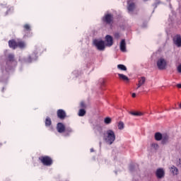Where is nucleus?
<instances>
[{"label":"nucleus","instance_id":"obj_11","mask_svg":"<svg viewBox=\"0 0 181 181\" xmlns=\"http://www.w3.org/2000/svg\"><path fill=\"white\" fill-rule=\"evenodd\" d=\"M57 132H59V134L63 133L64 131H66V127L63 123H58L57 126Z\"/></svg>","mask_w":181,"mask_h":181},{"label":"nucleus","instance_id":"obj_16","mask_svg":"<svg viewBox=\"0 0 181 181\" xmlns=\"http://www.w3.org/2000/svg\"><path fill=\"white\" fill-rule=\"evenodd\" d=\"M119 78L120 80H122L123 81H129V78L127 77V76L122 74H118Z\"/></svg>","mask_w":181,"mask_h":181},{"label":"nucleus","instance_id":"obj_19","mask_svg":"<svg viewBox=\"0 0 181 181\" xmlns=\"http://www.w3.org/2000/svg\"><path fill=\"white\" fill-rule=\"evenodd\" d=\"M111 122H112V119L110 117H105L104 119V123L106 124V125H110V124H111Z\"/></svg>","mask_w":181,"mask_h":181},{"label":"nucleus","instance_id":"obj_15","mask_svg":"<svg viewBox=\"0 0 181 181\" xmlns=\"http://www.w3.org/2000/svg\"><path fill=\"white\" fill-rule=\"evenodd\" d=\"M127 9H128L129 12H132V11H134V9H135V4H134L131 1H128Z\"/></svg>","mask_w":181,"mask_h":181},{"label":"nucleus","instance_id":"obj_24","mask_svg":"<svg viewBox=\"0 0 181 181\" xmlns=\"http://www.w3.org/2000/svg\"><path fill=\"white\" fill-rule=\"evenodd\" d=\"M45 125L46 127H50V125H52V119L49 117H47L45 119Z\"/></svg>","mask_w":181,"mask_h":181},{"label":"nucleus","instance_id":"obj_26","mask_svg":"<svg viewBox=\"0 0 181 181\" xmlns=\"http://www.w3.org/2000/svg\"><path fill=\"white\" fill-rule=\"evenodd\" d=\"M24 29H25V30H27V31L30 30V25H29L28 24H25L24 25Z\"/></svg>","mask_w":181,"mask_h":181},{"label":"nucleus","instance_id":"obj_2","mask_svg":"<svg viewBox=\"0 0 181 181\" xmlns=\"http://www.w3.org/2000/svg\"><path fill=\"white\" fill-rule=\"evenodd\" d=\"M93 46L96 49V50H98L99 52H104L107 47L105 45V41L101 38L94 39L93 40Z\"/></svg>","mask_w":181,"mask_h":181},{"label":"nucleus","instance_id":"obj_10","mask_svg":"<svg viewBox=\"0 0 181 181\" xmlns=\"http://www.w3.org/2000/svg\"><path fill=\"white\" fill-rule=\"evenodd\" d=\"M119 48L121 52H123V53L127 52V42H125V40H122L120 42Z\"/></svg>","mask_w":181,"mask_h":181},{"label":"nucleus","instance_id":"obj_3","mask_svg":"<svg viewBox=\"0 0 181 181\" xmlns=\"http://www.w3.org/2000/svg\"><path fill=\"white\" fill-rule=\"evenodd\" d=\"M8 46L11 49H16V47H20V49H23L24 47H26V43L24 42H16L15 40H12L8 41Z\"/></svg>","mask_w":181,"mask_h":181},{"label":"nucleus","instance_id":"obj_36","mask_svg":"<svg viewBox=\"0 0 181 181\" xmlns=\"http://www.w3.org/2000/svg\"><path fill=\"white\" fill-rule=\"evenodd\" d=\"M90 152H94V150L93 148H91Z\"/></svg>","mask_w":181,"mask_h":181},{"label":"nucleus","instance_id":"obj_31","mask_svg":"<svg viewBox=\"0 0 181 181\" xmlns=\"http://www.w3.org/2000/svg\"><path fill=\"white\" fill-rule=\"evenodd\" d=\"M177 166H180V168H181V159L178 160Z\"/></svg>","mask_w":181,"mask_h":181},{"label":"nucleus","instance_id":"obj_20","mask_svg":"<svg viewBox=\"0 0 181 181\" xmlns=\"http://www.w3.org/2000/svg\"><path fill=\"white\" fill-rule=\"evenodd\" d=\"M117 69L122 71H127V66H125L124 64H118Z\"/></svg>","mask_w":181,"mask_h":181},{"label":"nucleus","instance_id":"obj_9","mask_svg":"<svg viewBox=\"0 0 181 181\" xmlns=\"http://www.w3.org/2000/svg\"><path fill=\"white\" fill-rule=\"evenodd\" d=\"M173 42L175 46H177V47H181V36L180 35L175 36L173 38Z\"/></svg>","mask_w":181,"mask_h":181},{"label":"nucleus","instance_id":"obj_18","mask_svg":"<svg viewBox=\"0 0 181 181\" xmlns=\"http://www.w3.org/2000/svg\"><path fill=\"white\" fill-rule=\"evenodd\" d=\"M117 128H118V129H119V131H122V129H124V128H125V124H124V122L119 121L117 123Z\"/></svg>","mask_w":181,"mask_h":181},{"label":"nucleus","instance_id":"obj_12","mask_svg":"<svg viewBox=\"0 0 181 181\" xmlns=\"http://www.w3.org/2000/svg\"><path fill=\"white\" fill-rule=\"evenodd\" d=\"M170 170L172 175H173V176H177V175H179V170L175 165L170 166Z\"/></svg>","mask_w":181,"mask_h":181},{"label":"nucleus","instance_id":"obj_28","mask_svg":"<svg viewBox=\"0 0 181 181\" xmlns=\"http://www.w3.org/2000/svg\"><path fill=\"white\" fill-rule=\"evenodd\" d=\"M119 37H120L119 33H115V37L116 39H119Z\"/></svg>","mask_w":181,"mask_h":181},{"label":"nucleus","instance_id":"obj_14","mask_svg":"<svg viewBox=\"0 0 181 181\" xmlns=\"http://www.w3.org/2000/svg\"><path fill=\"white\" fill-rule=\"evenodd\" d=\"M103 21L104 22H106V23H111V21H112V15L106 14L103 18Z\"/></svg>","mask_w":181,"mask_h":181},{"label":"nucleus","instance_id":"obj_27","mask_svg":"<svg viewBox=\"0 0 181 181\" xmlns=\"http://www.w3.org/2000/svg\"><path fill=\"white\" fill-rule=\"evenodd\" d=\"M177 70L178 73H181V64L177 66Z\"/></svg>","mask_w":181,"mask_h":181},{"label":"nucleus","instance_id":"obj_37","mask_svg":"<svg viewBox=\"0 0 181 181\" xmlns=\"http://www.w3.org/2000/svg\"><path fill=\"white\" fill-rule=\"evenodd\" d=\"M179 107H180V108H181V103H180V105H179Z\"/></svg>","mask_w":181,"mask_h":181},{"label":"nucleus","instance_id":"obj_5","mask_svg":"<svg viewBox=\"0 0 181 181\" xmlns=\"http://www.w3.org/2000/svg\"><path fill=\"white\" fill-rule=\"evenodd\" d=\"M40 160L45 166H50V165H52V163H53V160L49 156H42L40 158Z\"/></svg>","mask_w":181,"mask_h":181},{"label":"nucleus","instance_id":"obj_8","mask_svg":"<svg viewBox=\"0 0 181 181\" xmlns=\"http://www.w3.org/2000/svg\"><path fill=\"white\" fill-rule=\"evenodd\" d=\"M145 83H146V78H145V76H141L139 78L136 90H138V88H140V87H142V86H144Z\"/></svg>","mask_w":181,"mask_h":181},{"label":"nucleus","instance_id":"obj_7","mask_svg":"<svg viewBox=\"0 0 181 181\" xmlns=\"http://www.w3.org/2000/svg\"><path fill=\"white\" fill-rule=\"evenodd\" d=\"M156 176L157 179H163L165 177V169L159 168L156 170Z\"/></svg>","mask_w":181,"mask_h":181},{"label":"nucleus","instance_id":"obj_17","mask_svg":"<svg viewBox=\"0 0 181 181\" xmlns=\"http://www.w3.org/2000/svg\"><path fill=\"white\" fill-rule=\"evenodd\" d=\"M129 114L134 117H142L144 115V113L141 112H129Z\"/></svg>","mask_w":181,"mask_h":181},{"label":"nucleus","instance_id":"obj_34","mask_svg":"<svg viewBox=\"0 0 181 181\" xmlns=\"http://www.w3.org/2000/svg\"><path fill=\"white\" fill-rule=\"evenodd\" d=\"M95 129H101V127H96L95 128Z\"/></svg>","mask_w":181,"mask_h":181},{"label":"nucleus","instance_id":"obj_25","mask_svg":"<svg viewBox=\"0 0 181 181\" xmlns=\"http://www.w3.org/2000/svg\"><path fill=\"white\" fill-rule=\"evenodd\" d=\"M151 148H152V149H155L156 151V149H158L159 145L156 143H152Z\"/></svg>","mask_w":181,"mask_h":181},{"label":"nucleus","instance_id":"obj_4","mask_svg":"<svg viewBox=\"0 0 181 181\" xmlns=\"http://www.w3.org/2000/svg\"><path fill=\"white\" fill-rule=\"evenodd\" d=\"M157 67L159 70H165L168 67V62L165 58H160L157 60L156 62Z\"/></svg>","mask_w":181,"mask_h":181},{"label":"nucleus","instance_id":"obj_6","mask_svg":"<svg viewBox=\"0 0 181 181\" xmlns=\"http://www.w3.org/2000/svg\"><path fill=\"white\" fill-rule=\"evenodd\" d=\"M105 44L106 47H111L114 45V38L112 36L107 35L105 37Z\"/></svg>","mask_w":181,"mask_h":181},{"label":"nucleus","instance_id":"obj_30","mask_svg":"<svg viewBox=\"0 0 181 181\" xmlns=\"http://www.w3.org/2000/svg\"><path fill=\"white\" fill-rule=\"evenodd\" d=\"M8 59H9V60H12V59H13V54H10L8 56Z\"/></svg>","mask_w":181,"mask_h":181},{"label":"nucleus","instance_id":"obj_33","mask_svg":"<svg viewBox=\"0 0 181 181\" xmlns=\"http://www.w3.org/2000/svg\"><path fill=\"white\" fill-rule=\"evenodd\" d=\"M177 87L178 88H181V84L180 83V84H177Z\"/></svg>","mask_w":181,"mask_h":181},{"label":"nucleus","instance_id":"obj_29","mask_svg":"<svg viewBox=\"0 0 181 181\" xmlns=\"http://www.w3.org/2000/svg\"><path fill=\"white\" fill-rule=\"evenodd\" d=\"M66 131H68V132H73V129L69 127L66 129Z\"/></svg>","mask_w":181,"mask_h":181},{"label":"nucleus","instance_id":"obj_13","mask_svg":"<svg viewBox=\"0 0 181 181\" xmlns=\"http://www.w3.org/2000/svg\"><path fill=\"white\" fill-rule=\"evenodd\" d=\"M57 116L60 119H64L66 118V112L63 110H59L57 111Z\"/></svg>","mask_w":181,"mask_h":181},{"label":"nucleus","instance_id":"obj_35","mask_svg":"<svg viewBox=\"0 0 181 181\" xmlns=\"http://www.w3.org/2000/svg\"><path fill=\"white\" fill-rule=\"evenodd\" d=\"M81 107H84V103H81Z\"/></svg>","mask_w":181,"mask_h":181},{"label":"nucleus","instance_id":"obj_21","mask_svg":"<svg viewBox=\"0 0 181 181\" xmlns=\"http://www.w3.org/2000/svg\"><path fill=\"white\" fill-rule=\"evenodd\" d=\"M37 59V55L36 54L33 53L30 56V59H28V62H33V60H36Z\"/></svg>","mask_w":181,"mask_h":181},{"label":"nucleus","instance_id":"obj_23","mask_svg":"<svg viewBox=\"0 0 181 181\" xmlns=\"http://www.w3.org/2000/svg\"><path fill=\"white\" fill-rule=\"evenodd\" d=\"M79 117H84L86 115V110L84 109H81L78 113Z\"/></svg>","mask_w":181,"mask_h":181},{"label":"nucleus","instance_id":"obj_22","mask_svg":"<svg viewBox=\"0 0 181 181\" xmlns=\"http://www.w3.org/2000/svg\"><path fill=\"white\" fill-rule=\"evenodd\" d=\"M155 139L156 141H160L162 139V134L160 133H156L155 134Z\"/></svg>","mask_w":181,"mask_h":181},{"label":"nucleus","instance_id":"obj_1","mask_svg":"<svg viewBox=\"0 0 181 181\" xmlns=\"http://www.w3.org/2000/svg\"><path fill=\"white\" fill-rule=\"evenodd\" d=\"M116 138L115 132L111 129L106 130L103 134V141H105L107 145H112V144L115 142Z\"/></svg>","mask_w":181,"mask_h":181},{"label":"nucleus","instance_id":"obj_32","mask_svg":"<svg viewBox=\"0 0 181 181\" xmlns=\"http://www.w3.org/2000/svg\"><path fill=\"white\" fill-rule=\"evenodd\" d=\"M132 97H133V98H135L136 97V93H132Z\"/></svg>","mask_w":181,"mask_h":181}]
</instances>
